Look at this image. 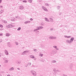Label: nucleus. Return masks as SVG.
I'll list each match as a JSON object with an SVG mask.
<instances>
[{"label":"nucleus","instance_id":"f257e3e1","mask_svg":"<svg viewBox=\"0 0 76 76\" xmlns=\"http://www.w3.org/2000/svg\"><path fill=\"white\" fill-rule=\"evenodd\" d=\"M73 40H74V38L72 37V38L70 40H67V42L68 43H69V44H71L72 42H73Z\"/></svg>","mask_w":76,"mask_h":76},{"label":"nucleus","instance_id":"f03ea898","mask_svg":"<svg viewBox=\"0 0 76 76\" xmlns=\"http://www.w3.org/2000/svg\"><path fill=\"white\" fill-rule=\"evenodd\" d=\"M31 72L33 76H36V72L34 71H31Z\"/></svg>","mask_w":76,"mask_h":76},{"label":"nucleus","instance_id":"7ed1b4c3","mask_svg":"<svg viewBox=\"0 0 76 76\" xmlns=\"http://www.w3.org/2000/svg\"><path fill=\"white\" fill-rule=\"evenodd\" d=\"M41 29V26L39 27H38L36 28V29L34 30V32H35L36 31H38V30H39V29Z\"/></svg>","mask_w":76,"mask_h":76},{"label":"nucleus","instance_id":"20e7f679","mask_svg":"<svg viewBox=\"0 0 76 76\" xmlns=\"http://www.w3.org/2000/svg\"><path fill=\"white\" fill-rule=\"evenodd\" d=\"M57 38L56 37L51 36L49 37V39H56Z\"/></svg>","mask_w":76,"mask_h":76},{"label":"nucleus","instance_id":"39448f33","mask_svg":"<svg viewBox=\"0 0 76 76\" xmlns=\"http://www.w3.org/2000/svg\"><path fill=\"white\" fill-rule=\"evenodd\" d=\"M42 9H43V10H44L45 11H46V12H48V10L47 9V8L45 7H44L43 6L42 7Z\"/></svg>","mask_w":76,"mask_h":76},{"label":"nucleus","instance_id":"423d86ee","mask_svg":"<svg viewBox=\"0 0 76 76\" xmlns=\"http://www.w3.org/2000/svg\"><path fill=\"white\" fill-rule=\"evenodd\" d=\"M28 52H29V51H25L24 52H23L22 53V54L23 55H24V54H26V53H28Z\"/></svg>","mask_w":76,"mask_h":76},{"label":"nucleus","instance_id":"0eeeda50","mask_svg":"<svg viewBox=\"0 0 76 76\" xmlns=\"http://www.w3.org/2000/svg\"><path fill=\"white\" fill-rule=\"evenodd\" d=\"M4 51L5 54L7 55H9V53H8V51H7V50H5Z\"/></svg>","mask_w":76,"mask_h":76},{"label":"nucleus","instance_id":"6e6552de","mask_svg":"<svg viewBox=\"0 0 76 76\" xmlns=\"http://www.w3.org/2000/svg\"><path fill=\"white\" fill-rule=\"evenodd\" d=\"M53 48H55V49L56 50H59L58 49V48H57V46H53Z\"/></svg>","mask_w":76,"mask_h":76},{"label":"nucleus","instance_id":"1a4fd4ad","mask_svg":"<svg viewBox=\"0 0 76 76\" xmlns=\"http://www.w3.org/2000/svg\"><path fill=\"white\" fill-rule=\"evenodd\" d=\"M8 26L10 28H12V27H14L12 25L9 24L8 25Z\"/></svg>","mask_w":76,"mask_h":76},{"label":"nucleus","instance_id":"9d476101","mask_svg":"<svg viewBox=\"0 0 76 76\" xmlns=\"http://www.w3.org/2000/svg\"><path fill=\"white\" fill-rule=\"evenodd\" d=\"M14 70V68L13 67H12L9 69V70H10V71L11 70Z\"/></svg>","mask_w":76,"mask_h":76},{"label":"nucleus","instance_id":"9b49d317","mask_svg":"<svg viewBox=\"0 0 76 76\" xmlns=\"http://www.w3.org/2000/svg\"><path fill=\"white\" fill-rule=\"evenodd\" d=\"M45 21H46V22H50V21L49 20H48V19L47 18H45Z\"/></svg>","mask_w":76,"mask_h":76},{"label":"nucleus","instance_id":"f8f14e48","mask_svg":"<svg viewBox=\"0 0 76 76\" xmlns=\"http://www.w3.org/2000/svg\"><path fill=\"white\" fill-rule=\"evenodd\" d=\"M20 9L21 10H22V9H23V7H22V6H20Z\"/></svg>","mask_w":76,"mask_h":76},{"label":"nucleus","instance_id":"ddd939ff","mask_svg":"<svg viewBox=\"0 0 76 76\" xmlns=\"http://www.w3.org/2000/svg\"><path fill=\"white\" fill-rule=\"evenodd\" d=\"M11 20H12V21H15V19H14V18H11V19H10Z\"/></svg>","mask_w":76,"mask_h":76},{"label":"nucleus","instance_id":"4468645a","mask_svg":"<svg viewBox=\"0 0 76 76\" xmlns=\"http://www.w3.org/2000/svg\"><path fill=\"white\" fill-rule=\"evenodd\" d=\"M51 63H57V61H55V60L52 61H51Z\"/></svg>","mask_w":76,"mask_h":76},{"label":"nucleus","instance_id":"2eb2a0df","mask_svg":"<svg viewBox=\"0 0 76 76\" xmlns=\"http://www.w3.org/2000/svg\"><path fill=\"white\" fill-rule=\"evenodd\" d=\"M30 58H35V57L34 56V55H31L30 56Z\"/></svg>","mask_w":76,"mask_h":76},{"label":"nucleus","instance_id":"dca6fc26","mask_svg":"<svg viewBox=\"0 0 76 76\" xmlns=\"http://www.w3.org/2000/svg\"><path fill=\"white\" fill-rule=\"evenodd\" d=\"M31 62H29L27 65V66H29H29H31Z\"/></svg>","mask_w":76,"mask_h":76},{"label":"nucleus","instance_id":"f3484780","mask_svg":"<svg viewBox=\"0 0 76 76\" xmlns=\"http://www.w3.org/2000/svg\"><path fill=\"white\" fill-rule=\"evenodd\" d=\"M3 12V10H1V11H0V14H1V13H2Z\"/></svg>","mask_w":76,"mask_h":76},{"label":"nucleus","instance_id":"a211bd4d","mask_svg":"<svg viewBox=\"0 0 76 76\" xmlns=\"http://www.w3.org/2000/svg\"><path fill=\"white\" fill-rule=\"evenodd\" d=\"M4 62L6 63H8V60L7 59L5 61H4Z\"/></svg>","mask_w":76,"mask_h":76},{"label":"nucleus","instance_id":"6ab92c4d","mask_svg":"<svg viewBox=\"0 0 76 76\" xmlns=\"http://www.w3.org/2000/svg\"><path fill=\"white\" fill-rule=\"evenodd\" d=\"M57 9L58 10H59V9H60V6H58L57 7Z\"/></svg>","mask_w":76,"mask_h":76},{"label":"nucleus","instance_id":"aec40b11","mask_svg":"<svg viewBox=\"0 0 76 76\" xmlns=\"http://www.w3.org/2000/svg\"><path fill=\"white\" fill-rule=\"evenodd\" d=\"M6 36H7V37H9V34L8 33L6 34Z\"/></svg>","mask_w":76,"mask_h":76},{"label":"nucleus","instance_id":"412c9836","mask_svg":"<svg viewBox=\"0 0 76 76\" xmlns=\"http://www.w3.org/2000/svg\"><path fill=\"white\" fill-rule=\"evenodd\" d=\"M72 67H73V65H72V64H71L69 66V67H70V68H72Z\"/></svg>","mask_w":76,"mask_h":76},{"label":"nucleus","instance_id":"4be33fe9","mask_svg":"<svg viewBox=\"0 0 76 76\" xmlns=\"http://www.w3.org/2000/svg\"><path fill=\"white\" fill-rule=\"evenodd\" d=\"M21 29V28L20 27H19L17 29V31H20Z\"/></svg>","mask_w":76,"mask_h":76},{"label":"nucleus","instance_id":"5701e85b","mask_svg":"<svg viewBox=\"0 0 76 76\" xmlns=\"http://www.w3.org/2000/svg\"><path fill=\"white\" fill-rule=\"evenodd\" d=\"M33 51L34 52H37V49H34L33 50Z\"/></svg>","mask_w":76,"mask_h":76},{"label":"nucleus","instance_id":"b1692460","mask_svg":"<svg viewBox=\"0 0 76 76\" xmlns=\"http://www.w3.org/2000/svg\"><path fill=\"white\" fill-rule=\"evenodd\" d=\"M7 59L6 58H3L4 60L5 61V60H6Z\"/></svg>","mask_w":76,"mask_h":76},{"label":"nucleus","instance_id":"393cba45","mask_svg":"<svg viewBox=\"0 0 76 76\" xmlns=\"http://www.w3.org/2000/svg\"><path fill=\"white\" fill-rule=\"evenodd\" d=\"M15 43L16 44V45H18L19 43H18V42H15Z\"/></svg>","mask_w":76,"mask_h":76},{"label":"nucleus","instance_id":"a878e982","mask_svg":"<svg viewBox=\"0 0 76 76\" xmlns=\"http://www.w3.org/2000/svg\"><path fill=\"white\" fill-rule=\"evenodd\" d=\"M0 27L1 28H3V26L1 24H0Z\"/></svg>","mask_w":76,"mask_h":76},{"label":"nucleus","instance_id":"bb28decb","mask_svg":"<svg viewBox=\"0 0 76 76\" xmlns=\"http://www.w3.org/2000/svg\"><path fill=\"white\" fill-rule=\"evenodd\" d=\"M28 2H29V3H32V0H28Z\"/></svg>","mask_w":76,"mask_h":76},{"label":"nucleus","instance_id":"cd10ccee","mask_svg":"<svg viewBox=\"0 0 76 76\" xmlns=\"http://www.w3.org/2000/svg\"><path fill=\"white\" fill-rule=\"evenodd\" d=\"M23 1L24 3H26V2H27V1L25 0Z\"/></svg>","mask_w":76,"mask_h":76},{"label":"nucleus","instance_id":"c85d7f7f","mask_svg":"<svg viewBox=\"0 0 76 76\" xmlns=\"http://www.w3.org/2000/svg\"><path fill=\"white\" fill-rule=\"evenodd\" d=\"M28 23V21H27L24 22V23H25V24Z\"/></svg>","mask_w":76,"mask_h":76},{"label":"nucleus","instance_id":"c756f323","mask_svg":"<svg viewBox=\"0 0 76 76\" xmlns=\"http://www.w3.org/2000/svg\"><path fill=\"white\" fill-rule=\"evenodd\" d=\"M66 38H71V36H66Z\"/></svg>","mask_w":76,"mask_h":76},{"label":"nucleus","instance_id":"7c9ffc66","mask_svg":"<svg viewBox=\"0 0 76 76\" xmlns=\"http://www.w3.org/2000/svg\"><path fill=\"white\" fill-rule=\"evenodd\" d=\"M46 5L47 6H49V4H48L47 3V4H46Z\"/></svg>","mask_w":76,"mask_h":76},{"label":"nucleus","instance_id":"2f4dec72","mask_svg":"<svg viewBox=\"0 0 76 76\" xmlns=\"http://www.w3.org/2000/svg\"><path fill=\"white\" fill-rule=\"evenodd\" d=\"M50 21H51V22H53V19H52V18H50Z\"/></svg>","mask_w":76,"mask_h":76},{"label":"nucleus","instance_id":"473e14b6","mask_svg":"<svg viewBox=\"0 0 76 76\" xmlns=\"http://www.w3.org/2000/svg\"><path fill=\"white\" fill-rule=\"evenodd\" d=\"M21 62L20 61H19V62H17V64H20V63Z\"/></svg>","mask_w":76,"mask_h":76},{"label":"nucleus","instance_id":"72a5a7b5","mask_svg":"<svg viewBox=\"0 0 76 76\" xmlns=\"http://www.w3.org/2000/svg\"><path fill=\"white\" fill-rule=\"evenodd\" d=\"M40 56H41V57H42V56H43V54H40Z\"/></svg>","mask_w":76,"mask_h":76},{"label":"nucleus","instance_id":"f704fd0d","mask_svg":"<svg viewBox=\"0 0 76 76\" xmlns=\"http://www.w3.org/2000/svg\"><path fill=\"white\" fill-rule=\"evenodd\" d=\"M59 15H62V13H61V12L59 13Z\"/></svg>","mask_w":76,"mask_h":76},{"label":"nucleus","instance_id":"c9c22d12","mask_svg":"<svg viewBox=\"0 0 76 76\" xmlns=\"http://www.w3.org/2000/svg\"><path fill=\"white\" fill-rule=\"evenodd\" d=\"M37 31H37H36L37 33V34H38V33H39V31Z\"/></svg>","mask_w":76,"mask_h":76},{"label":"nucleus","instance_id":"e433bc0d","mask_svg":"<svg viewBox=\"0 0 76 76\" xmlns=\"http://www.w3.org/2000/svg\"><path fill=\"white\" fill-rule=\"evenodd\" d=\"M30 20L32 21V20H33V19H32V18H31L30 19Z\"/></svg>","mask_w":76,"mask_h":76},{"label":"nucleus","instance_id":"4c0bfd02","mask_svg":"<svg viewBox=\"0 0 76 76\" xmlns=\"http://www.w3.org/2000/svg\"><path fill=\"white\" fill-rule=\"evenodd\" d=\"M2 41V40L0 39V42H1Z\"/></svg>","mask_w":76,"mask_h":76},{"label":"nucleus","instance_id":"58836bf2","mask_svg":"<svg viewBox=\"0 0 76 76\" xmlns=\"http://www.w3.org/2000/svg\"><path fill=\"white\" fill-rule=\"evenodd\" d=\"M15 18H18V16H15Z\"/></svg>","mask_w":76,"mask_h":76},{"label":"nucleus","instance_id":"ea45409f","mask_svg":"<svg viewBox=\"0 0 76 76\" xmlns=\"http://www.w3.org/2000/svg\"><path fill=\"white\" fill-rule=\"evenodd\" d=\"M27 22H28V23H30V22H31V21H27Z\"/></svg>","mask_w":76,"mask_h":76},{"label":"nucleus","instance_id":"a19ab883","mask_svg":"<svg viewBox=\"0 0 76 76\" xmlns=\"http://www.w3.org/2000/svg\"><path fill=\"white\" fill-rule=\"evenodd\" d=\"M2 1V0H0V3H1Z\"/></svg>","mask_w":76,"mask_h":76},{"label":"nucleus","instance_id":"79ce46f5","mask_svg":"<svg viewBox=\"0 0 76 76\" xmlns=\"http://www.w3.org/2000/svg\"><path fill=\"white\" fill-rule=\"evenodd\" d=\"M0 7L1 8H2V7H3V6H0Z\"/></svg>","mask_w":76,"mask_h":76},{"label":"nucleus","instance_id":"37998d69","mask_svg":"<svg viewBox=\"0 0 76 76\" xmlns=\"http://www.w3.org/2000/svg\"><path fill=\"white\" fill-rule=\"evenodd\" d=\"M43 27L41 26V29H43Z\"/></svg>","mask_w":76,"mask_h":76},{"label":"nucleus","instance_id":"c03bdc74","mask_svg":"<svg viewBox=\"0 0 76 76\" xmlns=\"http://www.w3.org/2000/svg\"><path fill=\"white\" fill-rule=\"evenodd\" d=\"M0 36H2V34H0Z\"/></svg>","mask_w":76,"mask_h":76},{"label":"nucleus","instance_id":"a18cd8bd","mask_svg":"<svg viewBox=\"0 0 76 76\" xmlns=\"http://www.w3.org/2000/svg\"><path fill=\"white\" fill-rule=\"evenodd\" d=\"M57 72H60V71L59 70H57Z\"/></svg>","mask_w":76,"mask_h":76},{"label":"nucleus","instance_id":"49530a36","mask_svg":"<svg viewBox=\"0 0 76 76\" xmlns=\"http://www.w3.org/2000/svg\"><path fill=\"white\" fill-rule=\"evenodd\" d=\"M53 28H51V29H50V31H53Z\"/></svg>","mask_w":76,"mask_h":76},{"label":"nucleus","instance_id":"de8ad7c7","mask_svg":"<svg viewBox=\"0 0 76 76\" xmlns=\"http://www.w3.org/2000/svg\"><path fill=\"white\" fill-rule=\"evenodd\" d=\"M7 76H10V75H7Z\"/></svg>","mask_w":76,"mask_h":76},{"label":"nucleus","instance_id":"09e8293b","mask_svg":"<svg viewBox=\"0 0 76 76\" xmlns=\"http://www.w3.org/2000/svg\"><path fill=\"white\" fill-rule=\"evenodd\" d=\"M64 37L65 38H66V37H67V36H64Z\"/></svg>","mask_w":76,"mask_h":76},{"label":"nucleus","instance_id":"8fccbe9b","mask_svg":"<svg viewBox=\"0 0 76 76\" xmlns=\"http://www.w3.org/2000/svg\"><path fill=\"white\" fill-rule=\"evenodd\" d=\"M63 76H67V75H64Z\"/></svg>","mask_w":76,"mask_h":76},{"label":"nucleus","instance_id":"3c124183","mask_svg":"<svg viewBox=\"0 0 76 76\" xmlns=\"http://www.w3.org/2000/svg\"><path fill=\"white\" fill-rule=\"evenodd\" d=\"M17 69H18V70H20V69L19 68H17Z\"/></svg>","mask_w":76,"mask_h":76},{"label":"nucleus","instance_id":"603ef678","mask_svg":"<svg viewBox=\"0 0 76 76\" xmlns=\"http://www.w3.org/2000/svg\"><path fill=\"white\" fill-rule=\"evenodd\" d=\"M53 71L54 72H55V70H54Z\"/></svg>","mask_w":76,"mask_h":76},{"label":"nucleus","instance_id":"864d4df0","mask_svg":"<svg viewBox=\"0 0 76 76\" xmlns=\"http://www.w3.org/2000/svg\"><path fill=\"white\" fill-rule=\"evenodd\" d=\"M5 23H7V22H5Z\"/></svg>","mask_w":76,"mask_h":76},{"label":"nucleus","instance_id":"5fc2aeb1","mask_svg":"<svg viewBox=\"0 0 76 76\" xmlns=\"http://www.w3.org/2000/svg\"><path fill=\"white\" fill-rule=\"evenodd\" d=\"M25 66L26 67H27V65H26Z\"/></svg>","mask_w":76,"mask_h":76},{"label":"nucleus","instance_id":"6e6d98bb","mask_svg":"<svg viewBox=\"0 0 76 76\" xmlns=\"http://www.w3.org/2000/svg\"><path fill=\"white\" fill-rule=\"evenodd\" d=\"M6 27H7H7H8V26H6Z\"/></svg>","mask_w":76,"mask_h":76},{"label":"nucleus","instance_id":"4d7b16f0","mask_svg":"<svg viewBox=\"0 0 76 76\" xmlns=\"http://www.w3.org/2000/svg\"><path fill=\"white\" fill-rule=\"evenodd\" d=\"M53 52H54V51L53 50Z\"/></svg>","mask_w":76,"mask_h":76},{"label":"nucleus","instance_id":"13d9d810","mask_svg":"<svg viewBox=\"0 0 76 76\" xmlns=\"http://www.w3.org/2000/svg\"><path fill=\"white\" fill-rule=\"evenodd\" d=\"M1 67V65H0V67Z\"/></svg>","mask_w":76,"mask_h":76},{"label":"nucleus","instance_id":"bf43d9fd","mask_svg":"<svg viewBox=\"0 0 76 76\" xmlns=\"http://www.w3.org/2000/svg\"><path fill=\"white\" fill-rule=\"evenodd\" d=\"M75 13H76V11L75 12Z\"/></svg>","mask_w":76,"mask_h":76},{"label":"nucleus","instance_id":"052dcab7","mask_svg":"<svg viewBox=\"0 0 76 76\" xmlns=\"http://www.w3.org/2000/svg\"><path fill=\"white\" fill-rule=\"evenodd\" d=\"M1 55H0V57H1Z\"/></svg>","mask_w":76,"mask_h":76},{"label":"nucleus","instance_id":"680f3d73","mask_svg":"<svg viewBox=\"0 0 76 76\" xmlns=\"http://www.w3.org/2000/svg\"><path fill=\"white\" fill-rule=\"evenodd\" d=\"M1 76V75L0 74V76Z\"/></svg>","mask_w":76,"mask_h":76},{"label":"nucleus","instance_id":"e2e57ef3","mask_svg":"<svg viewBox=\"0 0 76 76\" xmlns=\"http://www.w3.org/2000/svg\"><path fill=\"white\" fill-rule=\"evenodd\" d=\"M9 44H10V42H9Z\"/></svg>","mask_w":76,"mask_h":76},{"label":"nucleus","instance_id":"0e129e2a","mask_svg":"<svg viewBox=\"0 0 76 76\" xmlns=\"http://www.w3.org/2000/svg\"><path fill=\"white\" fill-rule=\"evenodd\" d=\"M44 62V61H43V62Z\"/></svg>","mask_w":76,"mask_h":76}]
</instances>
